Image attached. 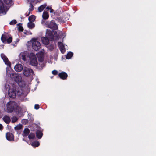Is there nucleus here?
<instances>
[{
  "instance_id": "34",
  "label": "nucleus",
  "mask_w": 156,
  "mask_h": 156,
  "mask_svg": "<svg viewBox=\"0 0 156 156\" xmlns=\"http://www.w3.org/2000/svg\"><path fill=\"white\" fill-rule=\"evenodd\" d=\"M52 73L53 75H56L58 74V72L56 70H54L52 71Z\"/></svg>"
},
{
  "instance_id": "12",
  "label": "nucleus",
  "mask_w": 156,
  "mask_h": 156,
  "mask_svg": "<svg viewBox=\"0 0 156 156\" xmlns=\"http://www.w3.org/2000/svg\"><path fill=\"white\" fill-rule=\"evenodd\" d=\"M58 76L62 79L66 80L67 78L68 75L65 72H62L58 74Z\"/></svg>"
},
{
  "instance_id": "7",
  "label": "nucleus",
  "mask_w": 156,
  "mask_h": 156,
  "mask_svg": "<svg viewBox=\"0 0 156 156\" xmlns=\"http://www.w3.org/2000/svg\"><path fill=\"white\" fill-rule=\"evenodd\" d=\"M14 103V102H9L7 104V109L8 112L12 113L15 109L13 105Z\"/></svg>"
},
{
  "instance_id": "14",
  "label": "nucleus",
  "mask_w": 156,
  "mask_h": 156,
  "mask_svg": "<svg viewBox=\"0 0 156 156\" xmlns=\"http://www.w3.org/2000/svg\"><path fill=\"white\" fill-rule=\"evenodd\" d=\"M2 119L4 121L6 124H9L11 121L10 117L7 115H5L2 118Z\"/></svg>"
},
{
  "instance_id": "13",
  "label": "nucleus",
  "mask_w": 156,
  "mask_h": 156,
  "mask_svg": "<svg viewBox=\"0 0 156 156\" xmlns=\"http://www.w3.org/2000/svg\"><path fill=\"white\" fill-rule=\"evenodd\" d=\"M41 41L43 44L45 45H48L49 43V40L46 37H42L41 38Z\"/></svg>"
},
{
  "instance_id": "21",
  "label": "nucleus",
  "mask_w": 156,
  "mask_h": 156,
  "mask_svg": "<svg viewBox=\"0 0 156 156\" xmlns=\"http://www.w3.org/2000/svg\"><path fill=\"white\" fill-rule=\"evenodd\" d=\"M4 10V3L2 1L0 0V11L2 12Z\"/></svg>"
},
{
  "instance_id": "33",
  "label": "nucleus",
  "mask_w": 156,
  "mask_h": 156,
  "mask_svg": "<svg viewBox=\"0 0 156 156\" xmlns=\"http://www.w3.org/2000/svg\"><path fill=\"white\" fill-rule=\"evenodd\" d=\"M58 46H59V48H63L64 47L63 44L61 42H58Z\"/></svg>"
},
{
  "instance_id": "27",
  "label": "nucleus",
  "mask_w": 156,
  "mask_h": 156,
  "mask_svg": "<svg viewBox=\"0 0 156 156\" xmlns=\"http://www.w3.org/2000/svg\"><path fill=\"white\" fill-rule=\"evenodd\" d=\"M73 55V53L71 52H69L67 53L66 56V58L69 59Z\"/></svg>"
},
{
  "instance_id": "22",
  "label": "nucleus",
  "mask_w": 156,
  "mask_h": 156,
  "mask_svg": "<svg viewBox=\"0 0 156 156\" xmlns=\"http://www.w3.org/2000/svg\"><path fill=\"white\" fill-rule=\"evenodd\" d=\"M35 19V16L34 15H32L30 16L28 18V20L30 22H34Z\"/></svg>"
},
{
  "instance_id": "31",
  "label": "nucleus",
  "mask_w": 156,
  "mask_h": 156,
  "mask_svg": "<svg viewBox=\"0 0 156 156\" xmlns=\"http://www.w3.org/2000/svg\"><path fill=\"white\" fill-rule=\"evenodd\" d=\"M12 40V37H10L8 38L7 39L6 41L7 42L8 44L10 43Z\"/></svg>"
},
{
  "instance_id": "35",
  "label": "nucleus",
  "mask_w": 156,
  "mask_h": 156,
  "mask_svg": "<svg viewBox=\"0 0 156 156\" xmlns=\"http://www.w3.org/2000/svg\"><path fill=\"white\" fill-rule=\"evenodd\" d=\"M60 50L61 52L62 53H64L65 52L66 50L64 47L63 48H60Z\"/></svg>"
},
{
  "instance_id": "15",
  "label": "nucleus",
  "mask_w": 156,
  "mask_h": 156,
  "mask_svg": "<svg viewBox=\"0 0 156 156\" xmlns=\"http://www.w3.org/2000/svg\"><path fill=\"white\" fill-rule=\"evenodd\" d=\"M36 134L37 137L39 139L41 138L43 135L42 132L39 130L36 131Z\"/></svg>"
},
{
  "instance_id": "9",
  "label": "nucleus",
  "mask_w": 156,
  "mask_h": 156,
  "mask_svg": "<svg viewBox=\"0 0 156 156\" xmlns=\"http://www.w3.org/2000/svg\"><path fill=\"white\" fill-rule=\"evenodd\" d=\"M6 138L7 140L9 141H14V136L10 132H8L6 135Z\"/></svg>"
},
{
  "instance_id": "24",
  "label": "nucleus",
  "mask_w": 156,
  "mask_h": 156,
  "mask_svg": "<svg viewBox=\"0 0 156 156\" xmlns=\"http://www.w3.org/2000/svg\"><path fill=\"white\" fill-rule=\"evenodd\" d=\"M18 26H19L18 27V30L19 32H22L23 31V27L22 26V24L21 23H19L17 24Z\"/></svg>"
},
{
  "instance_id": "10",
  "label": "nucleus",
  "mask_w": 156,
  "mask_h": 156,
  "mask_svg": "<svg viewBox=\"0 0 156 156\" xmlns=\"http://www.w3.org/2000/svg\"><path fill=\"white\" fill-rule=\"evenodd\" d=\"M8 94L11 98H14L16 96V93L13 89H9L8 90Z\"/></svg>"
},
{
  "instance_id": "4",
  "label": "nucleus",
  "mask_w": 156,
  "mask_h": 156,
  "mask_svg": "<svg viewBox=\"0 0 156 156\" xmlns=\"http://www.w3.org/2000/svg\"><path fill=\"white\" fill-rule=\"evenodd\" d=\"M33 73L34 72L32 69L27 67L24 68L23 71L24 75L27 77L32 76Z\"/></svg>"
},
{
  "instance_id": "40",
  "label": "nucleus",
  "mask_w": 156,
  "mask_h": 156,
  "mask_svg": "<svg viewBox=\"0 0 156 156\" xmlns=\"http://www.w3.org/2000/svg\"><path fill=\"white\" fill-rule=\"evenodd\" d=\"M30 3H32L34 2L35 0H27Z\"/></svg>"
},
{
  "instance_id": "30",
  "label": "nucleus",
  "mask_w": 156,
  "mask_h": 156,
  "mask_svg": "<svg viewBox=\"0 0 156 156\" xmlns=\"http://www.w3.org/2000/svg\"><path fill=\"white\" fill-rule=\"evenodd\" d=\"M34 9V6L32 3H30V8L29 9V12L32 11Z\"/></svg>"
},
{
  "instance_id": "26",
  "label": "nucleus",
  "mask_w": 156,
  "mask_h": 156,
  "mask_svg": "<svg viewBox=\"0 0 156 156\" xmlns=\"http://www.w3.org/2000/svg\"><path fill=\"white\" fill-rule=\"evenodd\" d=\"M28 27L30 29H32L35 26L34 24L32 22H29L27 24Z\"/></svg>"
},
{
  "instance_id": "6",
  "label": "nucleus",
  "mask_w": 156,
  "mask_h": 156,
  "mask_svg": "<svg viewBox=\"0 0 156 156\" xmlns=\"http://www.w3.org/2000/svg\"><path fill=\"white\" fill-rule=\"evenodd\" d=\"M30 64L34 66H37L38 64L37 59L36 56L34 55H30Z\"/></svg>"
},
{
  "instance_id": "38",
  "label": "nucleus",
  "mask_w": 156,
  "mask_h": 156,
  "mask_svg": "<svg viewBox=\"0 0 156 156\" xmlns=\"http://www.w3.org/2000/svg\"><path fill=\"white\" fill-rule=\"evenodd\" d=\"M51 7H49L48 6H47L46 8V9H45V10H46V11L45 12H47V11H48L50 9H51Z\"/></svg>"
},
{
  "instance_id": "11",
  "label": "nucleus",
  "mask_w": 156,
  "mask_h": 156,
  "mask_svg": "<svg viewBox=\"0 0 156 156\" xmlns=\"http://www.w3.org/2000/svg\"><path fill=\"white\" fill-rule=\"evenodd\" d=\"M23 69V66L20 64L16 65L14 67L15 70L17 72H21Z\"/></svg>"
},
{
  "instance_id": "5",
  "label": "nucleus",
  "mask_w": 156,
  "mask_h": 156,
  "mask_svg": "<svg viewBox=\"0 0 156 156\" xmlns=\"http://www.w3.org/2000/svg\"><path fill=\"white\" fill-rule=\"evenodd\" d=\"M32 47L34 50L37 51L41 48V44L39 42L34 39L32 43Z\"/></svg>"
},
{
  "instance_id": "32",
  "label": "nucleus",
  "mask_w": 156,
  "mask_h": 156,
  "mask_svg": "<svg viewBox=\"0 0 156 156\" xmlns=\"http://www.w3.org/2000/svg\"><path fill=\"white\" fill-rule=\"evenodd\" d=\"M17 21L15 20H12L9 23V24L11 25H14L16 24Z\"/></svg>"
},
{
  "instance_id": "2",
  "label": "nucleus",
  "mask_w": 156,
  "mask_h": 156,
  "mask_svg": "<svg viewBox=\"0 0 156 156\" xmlns=\"http://www.w3.org/2000/svg\"><path fill=\"white\" fill-rule=\"evenodd\" d=\"M45 24L48 27L52 30H56L58 28L57 24L54 20L46 21Z\"/></svg>"
},
{
  "instance_id": "20",
  "label": "nucleus",
  "mask_w": 156,
  "mask_h": 156,
  "mask_svg": "<svg viewBox=\"0 0 156 156\" xmlns=\"http://www.w3.org/2000/svg\"><path fill=\"white\" fill-rule=\"evenodd\" d=\"M7 37L5 35L2 34L1 37V40L2 42L5 43L6 42Z\"/></svg>"
},
{
  "instance_id": "8",
  "label": "nucleus",
  "mask_w": 156,
  "mask_h": 156,
  "mask_svg": "<svg viewBox=\"0 0 156 156\" xmlns=\"http://www.w3.org/2000/svg\"><path fill=\"white\" fill-rule=\"evenodd\" d=\"M1 56L5 64L8 66H10L11 65V62L9 60L7 57L3 54H1Z\"/></svg>"
},
{
  "instance_id": "25",
  "label": "nucleus",
  "mask_w": 156,
  "mask_h": 156,
  "mask_svg": "<svg viewBox=\"0 0 156 156\" xmlns=\"http://www.w3.org/2000/svg\"><path fill=\"white\" fill-rule=\"evenodd\" d=\"M40 145V143L38 141H34L32 143L31 145L35 147H38Z\"/></svg>"
},
{
  "instance_id": "3",
  "label": "nucleus",
  "mask_w": 156,
  "mask_h": 156,
  "mask_svg": "<svg viewBox=\"0 0 156 156\" xmlns=\"http://www.w3.org/2000/svg\"><path fill=\"white\" fill-rule=\"evenodd\" d=\"M10 76L12 80L17 83H20L22 81V78L18 73H12L10 74Z\"/></svg>"
},
{
  "instance_id": "18",
  "label": "nucleus",
  "mask_w": 156,
  "mask_h": 156,
  "mask_svg": "<svg viewBox=\"0 0 156 156\" xmlns=\"http://www.w3.org/2000/svg\"><path fill=\"white\" fill-rule=\"evenodd\" d=\"M42 17L44 20H46L48 18L49 15L48 13L44 11L42 14Z\"/></svg>"
},
{
  "instance_id": "42",
  "label": "nucleus",
  "mask_w": 156,
  "mask_h": 156,
  "mask_svg": "<svg viewBox=\"0 0 156 156\" xmlns=\"http://www.w3.org/2000/svg\"><path fill=\"white\" fill-rule=\"evenodd\" d=\"M50 13H52L53 12V11H54V10L52 9V8H51V9H50Z\"/></svg>"
},
{
  "instance_id": "17",
  "label": "nucleus",
  "mask_w": 156,
  "mask_h": 156,
  "mask_svg": "<svg viewBox=\"0 0 156 156\" xmlns=\"http://www.w3.org/2000/svg\"><path fill=\"white\" fill-rule=\"evenodd\" d=\"M26 54L25 52H21L20 54V57L24 61H26Z\"/></svg>"
},
{
  "instance_id": "29",
  "label": "nucleus",
  "mask_w": 156,
  "mask_h": 156,
  "mask_svg": "<svg viewBox=\"0 0 156 156\" xmlns=\"http://www.w3.org/2000/svg\"><path fill=\"white\" fill-rule=\"evenodd\" d=\"M12 122V123H15L16 122L18 119L17 117L16 116H14L11 118Z\"/></svg>"
},
{
  "instance_id": "23",
  "label": "nucleus",
  "mask_w": 156,
  "mask_h": 156,
  "mask_svg": "<svg viewBox=\"0 0 156 156\" xmlns=\"http://www.w3.org/2000/svg\"><path fill=\"white\" fill-rule=\"evenodd\" d=\"M23 127V125L21 124L17 125L14 128V129L16 130H19L21 129Z\"/></svg>"
},
{
  "instance_id": "41",
  "label": "nucleus",
  "mask_w": 156,
  "mask_h": 156,
  "mask_svg": "<svg viewBox=\"0 0 156 156\" xmlns=\"http://www.w3.org/2000/svg\"><path fill=\"white\" fill-rule=\"evenodd\" d=\"M24 34L26 35L29 34V33L27 31H26L25 30H24Z\"/></svg>"
},
{
  "instance_id": "1",
  "label": "nucleus",
  "mask_w": 156,
  "mask_h": 156,
  "mask_svg": "<svg viewBox=\"0 0 156 156\" xmlns=\"http://www.w3.org/2000/svg\"><path fill=\"white\" fill-rule=\"evenodd\" d=\"M46 34L51 41L54 40L55 37H58V36L57 33L56 31L51 30H47Z\"/></svg>"
},
{
  "instance_id": "39",
  "label": "nucleus",
  "mask_w": 156,
  "mask_h": 156,
  "mask_svg": "<svg viewBox=\"0 0 156 156\" xmlns=\"http://www.w3.org/2000/svg\"><path fill=\"white\" fill-rule=\"evenodd\" d=\"M3 127L2 125L0 124V130H2L3 129Z\"/></svg>"
},
{
  "instance_id": "16",
  "label": "nucleus",
  "mask_w": 156,
  "mask_h": 156,
  "mask_svg": "<svg viewBox=\"0 0 156 156\" xmlns=\"http://www.w3.org/2000/svg\"><path fill=\"white\" fill-rule=\"evenodd\" d=\"M30 132V130L28 128H25L23 130L22 135L23 137L27 136L28 135Z\"/></svg>"
},
{
  "instance_id": "36",
  "label": "nucleus",
  "mask_w": 156,
  "mask_h": 156,
  "mask_svg": "<svg viewBox=\"0 0 156 156\" xmlns=\"http://www.w3.org/2000/svg\"><path fill=\"white\" fill-rule=\"evenodd\" d=\"M40 108V106L38 104H35L34 106V108L36 109H38Z\"/></svg>"
},
{
  "instance_id": "43",
  "label": "nucleus",
  "mask_w": 156,
  "mask_h": 156,
  "mask_svg": "<svg viewBox=\"0 0 156 156\" xmlns=\"http://www.w3.org/2000/svg\"><path fill=\"white\" fill-rule=\"evenodd\" d=\"M43 60V59H42V60H41V61H42Z\"/></svg>"
},
{
  "instance_id": "37",
  "label": "nucleus",
  "mask_w": 156,
  "mask_h": 156,
  "mask_svg": "<svg viewBox=\"0 0 156 156\" xmlns=\"http://www.w3.org/2000/svg\"><path fill=\"white\" fill-rule=\"evenodd\" d=\"M22 121V122L25 123V124H27L28 122V120L26 119L23 120Z\"/></svg>"
},
{
  "instance_id": "28",
  "label": "nucleus",
  "mask_w": 156,
  "mask_h": 156,
  "mask_svg": "<svg viewBox=\"0 0 156 156\" xmlns=\"http://www.w3.org/2000/svg\"><path fill=\"white\" fill-rule=\"evenodd\" d=\"M35 134L32 133H31L28 136V138L30 140L33 139L35 138Z\"/></svg>"
},
{
  "instance_id": "19",
  "label": "nucleus",
  "mask_w": 156,
  "mask_h": 156,
  "mask_svg": "<svg viewBox=\"0 0 156 156\" xmlns=\"http://www.w3.org/2000/svg\"><path fill=\"white\" fill-rule=\"evenodd\" d=\"M47 6V5L46 4H44L38 7V11L39 12H42L43 10L45 9L46 6Z\"/></svg>"
}]
</instances>
